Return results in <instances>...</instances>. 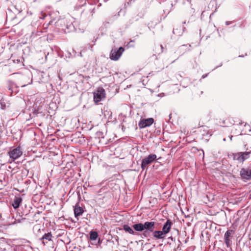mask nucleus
I'll return each mask as SVG.
<instances>
[{
    "label": "nucleus",
    "instance_id": "obj_11",
    "mask_svg": "<svg viewBox=\"0 0 251 251\" xmlns=\"http://www.w3.org/2000/svg\"><path fill=\"white\" fill-rule=\"evenodd\" d=\"M172 224L171 220H168L163 225L162 231L165 235L170 232Z\"/></svg>",
    "mask_w": 251,
    "mask_h": 251
},
{
    "label": "nucleus",
    "instance_id": "obj_16",
    "mask_svg": "<svg viewBox=\"0 0 251 251\" xmlns=\"http://www.w3.org/2000/svg\"><path fill=\"white\" fill-rule=\"evenodd\" d=\"M133 228L137 231L141 232L144 230V225L142 223H139L133 225Z\"/></svg>",
    "mask_w": 251,
    "mask_h": 251
},
{
    "label": "nucleus",
    "instance_id": "obj_23",
    "mask_svg": "<svg viewBox=\"0 0 251 251\" xmlns=\"http://www.w3.org/2000/svg\"><path fill=\"white\" fill-rule=\"evenodd\" d=\"M203 93V92L202 91H201V94H202Z\"/></svg>",
    "mask_w": 251,
    "mask_h": 251
},
{
    "label": "nucleus",
    "instance_id": "obj_18",
    "mask_svg": "<svg viewBox=\"0 0 251 251\" xmlns=\"http://www.w3.org/2000/svg\"><path fill=\"white\" fill-rule=\"evenodd\" d=\"M98 236V234L97 231H92L90 233V239L91 240H95Z\"/></svg>",
    "mask_w": 251,
    "mask_h": 251
},
{
    "label": "nucleus",
    "instance_id": "obj_4",
    "mask_svg": "<svg viewBox=\"0 0 251 251\" xmlns=\"http://www.w3.org/2000/svg\"><path fill=\"white\" fill-rule=\"evenodd\" d=\"M157 156L155 154H150L147 157H145L142 161L141 168L143 170L148 166V165L151 164L153 161L156 160Z\"/></svg>",
    "mask_w": 251,
    "mask_h": 251
},
{
    "label": "nucleus",
    "instance_id": "obj_12",
    "mask_svg": "<svg viewBox=\"0 0 251 251\" xmlns=\"http://www.w3.org/2000/svg\"><path fill=\"white\" fill-rule=\"evenodd\" d=\"M52 237V236L51 232H48L45 234L40 239V240L42 241V243L44 245H46L48 243V241H51Z\"/></svg>",
    "mask_w": 251,
    "mask_h": 251
},
{
    "label": "nucleus",
    "instance_id": "obj_14",
    "mask_svg": "<svg viewBox=\"0 0 251 251\" xmlns=\"http://www.w3.org/2000/svg\"><path fill=\"white\" fill-rule=\"evenodd\" d=\"M152 232V236L154 238L157 239H162L164 238L165 237V235L162 232V231L160 230H153Z\"/></svg>",
    "mask_w": 251,
    "mask_h": 251
},
{
    "label": "nucleus",
    "instance_id": "obj_2",
    "mask_svg": "<svg viewBox=\"0 0 251 251\" xmlns=\"http://www.w3.org/2000/svg\"><path fill=\"white\" fill-rule=\"evenodd\" d=\"M93 94L94 101L96 103H98L104 99L106 96L105 90L102 87H99Z\"/></svg>",
    "mask_w": 251,
    "mask_h": 251
},
{
    "label": "nucleus",
    "instance_id": "obj_21",
    "mask_svg": "<svg viewBox=\"0 0 251 251\" xmlns=\"http://www.w3.org/2000/svg\"><path fill=\"white\" fill-rule=\"evenodd\" d=\"M0 105H1V108L2 109H4L6 107L5 104L3 103L2 102H0Z\"/></svg>",
    "mask_w": 251,
    "mask_h": 251
},
{
    "label": "nucleus",
    "instance_id": "obj_5",
    "mask_svg": "<svg viewBox=\"0 0 251 251\" xmlns=\"http://www.w3.org/2000/svg\"><path fill=\"white\" fill-rule=\"evenodd\" d=\"M22 154L23 151H21L20 147L19 146L8 152V154L12 161L18 158Z\"/></svg>",
    "mask_w": 251,
    "mask_h": 251
},
{
    "label": "nucleus",
    "instance_id": "obj_8",
    "mask_svg": "<svg viewBox=\"0 0 251 251\" xmlns=\"http://www.w3.org/2000/svg\"><path fill=\"white\" fill-rule=\"evenodd\" d=\"M241 177L245 179L251 178V168H242L240 171Z\"/></svg>",
    "mask_w": 251,
    "mask_h": 251
},
{
    "label": "nucleus",
    "instance_id": "obj_9",
    "mask_svg": "<svg viewBox=\"0 0 251 251\" xmlns=\"http://www.w3.org/2000/svg\"><path fill=\"white\" fill-rule=\"evenodd\" d=\"M251 153V151L240 152L237 154V160L240 162H243L249 157V154Z\"/></svg>",
    "mask_w": 251,
    "mask_h": 251
},
{
    "label": "nucleus",
    "instance_id": "obj_19",
    "mask_svg": "<svg viewBox=\"0 0 251 251\" xmlns=\"http://www.w3.org/2000/svg\"><path fill=\"white\" fill-rule=\"evenodd\" d=\"M219 123L220 124L221 126H227L228 125L226 124V120L224 118L221 119L220 118L219 119Z\"/></svg>",
    "mask_w": 251,
    "mask_h": 251
},
{
    "label": "nucleus",
    "instance_id": "obj_15",
    "mask_svg": "<svg viewBox=\"0 0 251 251\" xmlns=\"http://www.w3.org/2000/svg\"><path fill=\"white\" fill-rule=\"evenodd\" d=\"M22 201V199L21 198L16 197L12 203V205L13 206L14 208H18L19 207Z\"/></svg>",
    "mask_w": 251,
    "mask_h": 251
},
{
    "label": "nucleus",
    "instance_id": "obj_10",
    "mask_svg": "<svg viewBox=\"0 0 251 251\" xmlns=\"http://www.w3.org/2000/svg\"><path fill=\"white\" fill-rule=\"evenodd\" d=\"M144 225V229L151 232L153 231L155 226L154 222H146Z\"/></svg>",
    "mask_w": 251,
    "mask_h": 251
},
{
    "label": "nucleus",
    "instance_id": "obj_3",
    "mask_svg": "<svg viewBox=\"0 0 251 251\" xmlns=\"http://www.w3.org/2000/svg\"><path fill=\"white\" fill-rule=\"evenodd\" d=\"M125 49L123 47H120L118 49H112L110 53V58L112 60H117L121 57Z\"/></svg>",
    "mask_w": 251,
    "mask_h": 251
},
{
    "label": "nucleus",
    "instance_id": "obj_17",
    "mask_svg": "<svg viewBox=\"0 0 251 251\" xmlns=\"http://www.w3.org/2000/svg\"><path fill=\"white\" fill-rule=\"evenodd\" d=\"M123 229L125 230L126 232H128L131 234H134V232L133 230L128 225H125L123 226Z\"/></svg>",
    "mask_w": 251,
    "mask_h": 251
},
{
    "label": "nucleus",
    "instance_id": "obj_22",
    "mask_svg": "<svg viewBox=\"0 0 251 251\" xmlns=\"http://www.w3.org/2000/svg\"><path fill=\"white\" fill-rule=\"evenodd\" d=\"M160 48H161V49H162V50L163 49V46H162V45H160ZM162 51H163V50H161V52H162Z\"/></svg>",
    "mask_w": 251,
    "mask_h": 251
},
{
    "label": "nucleus",
    "instance_id": "obj_13",
    "mask_svg": "<svg viewBox=\"0 0 251 251\" xmlns=\"http://www.w3.org/2000/svg\"><path fill=\"white\" fill-rule=\"evenodd\" d=\"M83 212L84 211L83 208L79 205V203L77 202L75 204L74 208V214L75 217H77L78 216L81 215L83 214Z\"/></svg>",
    "mask_w": 251,
    "mask_h": 251
},
{
    "label": "nucleus",
    "instance_id": "obj_1",
    "mask_svg": "<svg viewBox=\"0 0 251 251\" xmlns=\"http://www.w3.org/2000/svg\"><path fill=\"white\" fill-rule=\"evenodd\" d=\"M18 64H16L14 60L9 61L8 64L5 65L2 68L3 72L5 74H7L9 73L13 72L15 71L18 70L19 66H22V62L20 60H17Z\"/></svg>",
    "mask_w": 251,
    "mask_h": 251
},
{
    "label": "nucleus",
    "instance_id": "obj_7",
    "mask_svg": "<svg viewBox=\"0 0 251 251\" xmlns=\"http://www.w3.org/2000/svg\"><path fill=\"white\" fill-rule=\"evenodd\" d=\"M235 233V230L229 229L227 230L224 235L225 243L227 247H229L230 246V239L232 235Z\"/></svg>",
    "mask_w": 251,
    "mask_h": 251
},
{
    "label": "nucleus",
    "instance_id": "obj_20",
    "mask_svg": "<svg viewBox=\"0 0 251 251\" xmlns=\"http://www.w3.org/2000/svg\"><path fill=\"white\" fill-rule=\"evenodd\" d=\"M150 232H151L145 230L144 231V232H143V235H144V237H148L150 235Z\"/></svg>",
    "mask_w": 251,
    "mask_h": 251
},
{
    "label": "nucleus",
    "instance_id": "obj_6",
    "mask_svg": "<svg viewBox=\"0 0 251 251\" xmlns=\"http://www.w3.org/2000/svg\"><path fill=\"white\" fill-rule=\"evenodd\" d=\"M154 122V120L152 118L148 119H143L140 120L138 124L140 128H143L151 126Z\"/></svg>",
    "mask_w": 251,
    "mask_h": 251
}]
</instances>
